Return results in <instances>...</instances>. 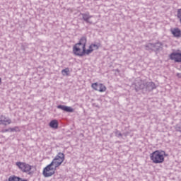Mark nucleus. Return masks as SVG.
I'll list each match as a JSON object with an SVG mask.
<instances>
[{
    "label": "nucleus",
    "instance_id": "18",
    "mask_svg": "<svg viewBox=\"0 0 181 181\" xmlns=\"http://www.w3.org/2000/svg\"><path fill=\"white\" fill-rule=\"evenodd\" d=\"M115 135L116 136H117L118 138H119V136H122V134H121V132L118 130L116 131L115 132Z\"/></svg>",
    "mask_w": 181,
    "mask_h": 181
},
{
    "label": "nucleus",
    "instance_id": "19",
    "mask_svg": "<svg viewBox=\"0 0 181 181\" xmlns=\"http://www.w3.org/2000/svg\"><path fill=\"white\" fill-rule=\"evenodd\" d=\"M2 132H3V133H5V132H11V128L6 129H3V130H2Z\"/></svg>",
    "mask_w": 181,
    "mask_h": 181
},
{
    "label": "nucleus",
    "instance_id": "5",
    "mask_svg": "<svg viewBox=\"0 0 181 181\" xmlns=\"http://www.w3.org/2000/svg\"><path fill=\"white\" fill-rule=\"evenodd\" d=\"M16 166L21 170V172H23L24 173H28V175H32V165L23 162H17L16 163Z\"/></svg>",
    "mask_w": 181,
    "mask_h": 181
},
{
    "label": "nucleus",
    "instance_id": "16",
    "mask_svg": "<svg viewBox=\"0 0 181 181\" xmlns=\"http://www.w3.org/2000/svg\"><path fill=\"white\" fill-rule=\"evenodd\" d=\"M146 50H153V44L148 43L146 45Z\"/></svg>",
    "mask_w": 181,
    "mask_h": 181
},
{
    "label": "nucleus",
    "instance_id": "17",
    "mask_svg": "<svg viewBox=\"0 0 181 181\" xmlns=\"http://www.w3.org/2000/svg\"><path fill=\"white\" fill-rule=\"evenodd\" d=\"M175 129L176 131H177L178 132H181V124H177L175 126Z\"/></svg>",
    "mask_w": 181,
    "mask_h": 181
},
{
    "label": "nucleus",
    "instance_id": "3",
    "mask_svg": "<svg viewBox=\"0 0 181 181\" xmlns=\"http://www.w3.org/2000/svg\"><path fill=\"white\" fill-rule=\"evenodd\" d=\"M165 156H168V155L164 151L157 150L150 154V158L153 163H163L165 162Z\"/></svg>",
    "mask_w": 181,
    "mask_h": 181
},
{
    "label": "nucleus",
    "instance_id": "8",
    "mask_svg": "<svg viewBox=\"0 0 181 181\" xmlns=\"http://www.w3.org/2000/svg\"><path fill=\"white\" fill-rule=\"evenodd\" d=\"M81 15L82 16V19H83V21L86 22V23H90V25H93V21H90V19L93 18V16H90V13H81Z\"/></svg>",
    "mask_w": 181,
    "mask_h": 181
},
{
    "label": "nucleus",
    "instance_id": "23",
    "mask_svg": "<svg viewBox=\"0 0 181 181\" xmlns=\"http://www.w3.org/2000/svg\"><path fill=\"white\" fill-rule=\"evenodd\" d=\"M115 71H117V73H119V70L116 69Z\"/></svg>",
    "mask_w": 181,
    "mask_h": 181
},
{
    "label": "nucleus",
    "instance_id": "14",
    "mask_svg": "<svg viewBox=\"0 0 181 181\" xmlns=\"http://www.w3.org/2000/svg\"><path fill=\"white\" fill-rule=\"evenodd\" d=\"M162 49V43L156 42L153 44V50L158 51Z\"/></svg>",
    "mask_w": 181,
    "mask_h": 181
},
{
    "label": "nucleus",
    "instance_id": "9",
    "mask_svg": "<svg viewBox=\"0 0 181 181\" xmlns=\"http://www.w3.org/2000/svg\"><path fill=\"white\" fill-rule=\"evenodd\" d=\"M57 108L59 110H62V111H65V112H74V109H73L70 106H66V105H59L57 106Z\"/></svg>",
    "mask_w": 181,
    "mask_h": 181
},
{
    "label": "nucleus",
    "instance_id": "7",
    "mask_svg": "<svg viewBox=\"0 0 181 181\" xmlns=\"http://www.w3.org/2000/svg\"><path fill=\"white\" fill-rule=\"evenodd\" d=\"M170 59L174 60L175 63H181V53L180 52H173L170 55Z\"/></svg>",
    "mask_w": 181,
    "mask_h": 181
},
{
    "label": "nucleus",
    "instance_id": "2",
    "mask_svg": "<svg viewBox=\"0 0 181 181\" xmlns=\"http://www.w3.org/2000/svg\"><path fill=\"white\" fill-rule=\"evenodd\" d=\"M64 153H58V154L54 157L50 164L47 165L42 172V175L45 177H50L54 175L56 170L59 166L64 162Z\"/></svg>",
    "mask_w": 181,
    "mask_h": 181
},
{
    "label": "nucleus",
    "instance_id": "15",
    "mask_svg": "<svg viewBox=\"0 0 181 181\" xmlns=\"http://www.w3.org/2000/svg\"><path fill=\"white\" fill-rule=\"evenodd\" d=\"M69 73L70 69L69 68H65L62 71V74H63V76H69Z\"/></svg>",
    "mask_w": 181,
    "mask_h": 181
},
{
    "label": "nucleus",
    "instance_id": "11",
    "mask_svg": "<svg viewBox=\"0 0 181 181\" xmlns=\"http://www.w3.org/2000/svg\"><path fill=\"white\" fill-rule=\"evenodd\" d=\"M171 32L173 36H175V37H179L181 35V31L180 29L179 28H174L171 30Z\"/></svg>",
    "mask_w": 181,
    "mask_h": 181
},
{
    "label": "nucleus",
    "instance_id": "4",
    "mask_svg": "<svg viewBox=\"0 0 181 181\" xmlns=\"http://www.w3.org/2000/svg\"><path fill=\"white\" fill-rule=\"evenodd\" d=\"M136 91L139 90H146V91H152V90H155L156 88V85L153 82H144L142 81H139L138 83H135Z\"/></svg>",
    "mask_w": 181,
    "mask_h": 181
},
{
    "label": "nucleus",
    "instance_id": "20",
    "mask_svg": "<svg viewBox=\"0 0 181 181\" xmlns=\"http://www.w3.org/2000/svg\"><path fill=\"white\" fill-rule=\"evenodd\" d=\"M16 129H18V127L10 128L11 132H16Z\"/></svg>",
    "mask_w": 181,
    "mask_h": 181
},
{
    "label": "nucleus",
    "instance_id": "22",
    "mask_svg": "<svg viewBox=\"0 0 181 181\" xmlns=\"http://www.w3.org/2000/svg\"><path fill=\"white\" fill-rule=\"evenodd\" d=\"M1 83H2V78H0V84H1Z\"/></svg>",
    "mask_w": 181,
    "mask_h": 181
},
{
    "label": "nucleus",
    "instance_id": "10",
    "mask_svg": "<svg viewBox=\"0 0 181 181\" xmlns=\"http://www.w3.org/2000/svg\"><path fill=\"white\" fill-rule=\"evenodd\" d=\"M11 122L12 120H11L9 118H7L4 115L0 116V125L1 124H4V125H7V124H9Z\"/></svg>",
    "mask_w": 181,
    "mask_h": 181
},
{
    "label": "nucleus",
    "instance_id": "1",
    "mask_svg": "<svg viewBox=\"0 0 181 181\" xmlns=\"http://www.w3.org/2000/svg\"><path fill=\"white\" fill-rule=\"evenodd\" d=\"M87 45V37H82L79 40V42L75 44L73 47V53L75 56L83 57L85 54H91L94 50H98L100 45L96 44H91L89 46V49H86V46Z\"/></svg>",
    "mask_w": 181,
    "mask_h": 181
},
{
    "label": "nucleus",
    "instance_id": "6",
    "mask_svg": "<svg viewBox=\"0 0 181 181\" xmlns=\"http://www.w3.org/2000/svg\"><path fill=\"white\" fill-rule=\"evenodd\" d=\"M91 87L93 88V90H95V91H99L100 93H104L107 90V87H105L104 84L97 82L92 83Z\"/></svg>",
    "mask_w": 181,
    "mask_h": 181
},
{
    "label": "nucleus",
    "instance_id": "13",
    "mask_svg": "<svg viewBox=\"0 0 181 181\" xmlns=\"http://www.w3.org/2000/svg\"><path fill=\"white\" fill-rule=\"evenodd\" d=\"M49 127L51 128H54V129H57V128H59V123L57 122V120H52L49 122Z\"/></svg>",
    "mask_w": 181,
    "mask_h": 181
},
{
    "label": "nucleus",
    "instance_id": "12",
    "mask_svg": "<svg viewBox=\"0 0 181 181\" xmlns=\"http://www.w3.org/2000/svg\"><path fill=\"white\" fill-rule=\"evenodd\" d=\"M8 181H28V180L26 179H22L19 177L13 175V176H10L8 178Z\"/></svg>",
    "mask_w": 181,
    "mask_h": 181
},
{
    "label": "nucleus",
    "instance_id": "21",
    "mask_svg": "<svg viewBox=\"0 0 181 181\" xmlns=\"http://www.w3.org/2000/svg\"><path fill=\"white\" fill-rule=\"evenodd\" d=\"M177 77H179L180 78H181V73H180V74H177Z\"/></svg>",
    "mask_w": 181,
    "mask_h": 181
}]
</instances>
